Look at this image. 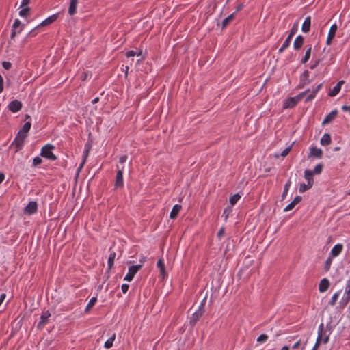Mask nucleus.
<instances>
[{
    "instance_id": "nucleus-26",
    "label": "nucleus",
    "mask_w": 350,
    "mask_h": 350,
    "mask_svg": "<svg viewBox=\"0 0 350 350\" xmlns=\"http://www.w3.org/2000/svg\"><path fill=\"white\" fill-rule=\"evenodd\" d=\"M301 81L302 82V85H300V88H303V86L306 84H308L309 81V72L306 70L301 75Z\"/></svg>"
},
{
    "instance_id": "nucleus-21",
    "label": "nucleus",
    "mask_w": 350,
    "mask_h": 350,
    "mask_svg": "<svg viewBox=\"0 0 350 350\" xmlns=\"http://www.w3.org/2000/svg\"><path fill=\"white\" fill-rule=\"evenodd\" d=\"M329 284V282L327 278L322 279L319 285V291L321 293L325 292L328 289Z\"/></svg>"
},
{
    "instance_id": "nucleus-18",
    "label": "nucleus",
    "mask_w": 350,
    "mask_h": 350,
    "mask_svg": "<svg viewBox=\"0 0 350 350\" xmlns=\"http://www.w3.org/2000/svg\"><path fill=\"white\" fill-rule=\"evenodd\" d=\"M313 176L314 172H312L311 170H306L304 171V178L307 181V183L309 184L308 186H312L314 184Z\"/></svg>"
},
{
    "instance_id": "nucleus-10",
    "label": "nucleus",
    "mask_w": 350,
    "mask_h": 350,
    "mask_svg": "<svg viewBox=\"0 0 350 350\" xmlns=\"http://www.w3.org/2000/svg\"><path fill=\"white\" fill-rule=\"evenodd\" d=\"M38 204L36 202H30L24 208V213L31 215L37 212Z\"/></svg>"
},
{
    "instance_id": "nucleus-35",
    "label": "nucleus",
    "mask_w": 350,
    "mask_h": 350,
    "mask_svg": "<svg viewBox=\"0 0 350 350\" xmlns=\"http://www.w3.org/2000/svg\"><path fill=\"white\" fill-rule=\"evenodd\" d=\"M142 269V265H132L129 267V270L133 274L135 275Z\"/></svg>"
},
{
    "instance_id": "nucleus-58",
    "label": "nucleus",
    "mask_w": 350,
    "mask_h": 350,
    "mask_svg": "<svg viewBox=\"0 0 350 350\" xmlns=\"http://www.w3.org/2000/svg\"><path fill=\"white\" fill-rule=\"evenodd\" d=\"M342 110L343 111H349V113H350V106L342 105Z\"/></svg>"
},
{
    "instance_id": "nucleus-13",
    "label": "nucleus",
    "mask_w": 350,
    "mask_h": 350,
    "mask_svg": "<svg viewBox=\"0 0 350 350\" xmlns=\"http://www.w3.org/2000/svg\"><path fill=\"white\" fill-rule=\"evenodd\" d=\"M337 29H338V27H337L336 24H333L331 26L329 31L328 32V35H327V40H326V43L327 45H329L332 43V40L334 38V37L336 36Z\"/></svg>"
},
{
    "instance_id": "nucleus-47",
    "label": "nucleus",
    "mask_w": 350,
    "mask_h": 350,
    "mask_svg": "<svg viewBox=\"0 0 350 350\" xmlns=\"http://www.w3.org/2000/svg\"><path fill=\"white\" fill-rule=\"evenodd\" d=\"M42 162V159L40 157H36L33 159V165L34 167H36L38 166V165L41 164Z\"/></svg>"
},
{
    "instance_id": "nucleus-39",
    "label": "nucleus",
    "mask_w": 350,
    "mask_h": 350,
    "mask_svg": "<svg viewBox=\"0 0 350 350\" xmlns=\"http://www.w3.org/2000/svg\"><path fill=\"white\" fill-rule=\"evenodd\" d=\"M291 180H288L286 182V183L285 184L284 188V191H283V193H282V200H284L286 198V195L288 193V191L289 190V188H290V186H291Z\"/></svg>"
},
{
    "instance_id": "nucleus-22",
    "label": "nucleus",
    "mask_w": 350,
    "mask_h": 350,
    "mask_svg": "<svg viewBox=\"0 0 350 350\" xmlns=\"http://www.w3.org/2000/svg\"><path fill=\"white\" fill-rule=\"evenodd\" d=\"M310 25H311V17L310 16H307L303 24H302V27H301V31L304 32V33H308L310 31Z\"/></svg>"
},
{
    "instance_id": "nucleus-9",
    "label": "nucleus",
    "mask_w": 350,
    "mask_h": 350,
    "mask_svg": "<svg viewBox=\"0 0 350 350\" xmlns=\"http://www.w3.org/2000/svg\"><path fill=\"white\" fill-rule=\"evenodd\" d=\"M22 107H23V105L21 101H19L18 100H14L11 101L9 103L8 108L12 112L16 113L22 109Z\"/></svg>"
},
{
    "instance_id": "nucleus-46",
    "label": "nucleus",
    "mask_w": 350,
    "mask_h": 350,
    "mask_svg": "<svg viewBox=\"0 0 350 350\" xmlns=\"http://www.w3.org/2000/svg\"><path fill=\"white\" fill-rule=\"evenodd\" d=\"M134 276L135 275L130 272L129 270L128 269V273L125 275L124 280L128 282H131V280H133Z\"/></svg>"
},
{
    "instance_id": "nucleus-23",
    "label": "nucleus",
    "mask_w": 350,
    "mask_h": 350,
    "mask_svg": "<svg viewBox=\"0 0 350 350\" xmlns=\"http://www.w3.org/2000/svg\"><path fill=\"white\" fill-rule=\"evenodd\" d=\"M304 37L301 35L297 36L295 38L294 43H293V47L295 50H299L304 44Z\"/></svg>"
},
{
    "instance_id": "nucleus-36",
    "label": "nucleus",
    "mask_w": 350,
    "mask_h": 350,
    "mask_svg": "<svg viewBox=\"0 0 350 350\" xmlns=\"http://www.w3.org/2000/svg\"><path fill=\"white\" fill-rule=\"evenodd\" d=\"M340 295V291H338V292H336L332 297L331 298V300L329 302V304L332 306H334L336 303V301L338 300V297Z\"/></svg>"
},
{
    "instance_id": "nucleus-7",
    "label": "nucleus",
    "mask_w": 350,
    "mask_h": 350,
    "mask_svg": "<svg viewBox=\"0 0 350 350\" xmlns=\"http://www.w3.org/2000/svg\"><path fill=\"white\" fill-rule=\"evenodd\" d=\"M350 301V279L347 281L345 292L343 296L340 301V304L343 306H346L347 304Z\"/></svg>"
},
{
    "instance_id": "nucleus-12",
    "label": "nucleus",
    "mask_w": 350,
    "mask_h": 350,
    "mask_svg": "<svg viewBox=\"0 0 350 350\" xmlns=\"http://www.w3.org/2000/svg\"><path fill=\"white\" fill-rule=\"evenodd\" d=\"M325 334V330L324 329V325L323 323H321L318 328V336L316 340V342L314 345V347H316V349H317L321 342H323V336Z\"/></svg>"
},
{
    "instance_id": "nucleus-42",
    "label": "nucleus",
    "mask_w": 350,
    "mask_h": 350,
    "mask_svg": "<svg viewBox=\"0 0 350 350\" xmlns=\"http://www.w3.org/2000/svg\"><path fill=\"white\" fill-rule=\"evenodd\" d=\"M31 124L30 122H26L23 128L20 130L21 131H23V133H26L28 134L30 129H31Z\"/></svg>"
},
{
    "instance_id": "nucleus-25",
    "label": "nucleus",
    "mask_w": 350,
    "mask_h": 350,
    "mask_svg": "<svg viewBox=\"0 0 350 350\" xmlns=\"http://www.w3.org/2000/svg\"><path fill=\"white\" fill-rule=\"evenodd\" d=\"M77 3V0H70V5L68 8V13L70 15L72 16L76 13Z\"/></svg>"
},
{
    "instance_id": "nucleus-38",
    "label": "nucleus",
    "mask_w": 350,
    "mask_h": 350,
    "mask_svg": "<svg viewBox=\"0 0 350 350\" xmlns=\"http://www.w3.org/2000/svg\"><path fill=\"white\" fill-rule=\"evenodd\" d=\"M298 28H299V22L297 21L293 24L288 36H290V37H293L298 31Z\"/></svg>"
},
{
    "instance_id": "nucleus-50",
    "label": "nucleus",
    "mask_w": 350,
    "mask_h": 350,
    "mask_svg": "<svg viewBox=\"0 0 350 350\" xmlns=\"http://www.w3.org/2000/svg\"><path fill=\"white\" fill-rule=\"evenodd\" d=\"M2 66L5 70H9L12 66V64L9 62H3Z\"/></svg>"
},
{
    "instance_id": "nucleus-53",
    "label": "nucleus",
    "mask_w": 350,
    "mask_h": 350,
    "mask_svg": "<svg viewBox=\"0 0 350 350\" xmlns=\"http://www.w3.org/2000/svg\"><path fill=\"white\" fill-rule=\"evenodd\" d=\"M322 340L323 343H327L329 341V335L326 334V333L323 334Z\"/></svg>"
},
{
    "instance_id": "nucleus-34",
    "label": "nucleus",
    "mask_w": 350,
    "mask_h": 350,
    "mask_svg": "<svg viewBox=\"0 0 350 350\" xmlns=\"http://www.w3.org/2000/svg\"><path fill=\"white\" fill-rule=\"evenodd\" d=\"M115 258H116V252H111L110 255L108 258V267L109 269H111L113 267Z\"/></svg>"
},
{
    "instance_id": "nucleus-27",
    "label": "nucleus",
    "mask_w": 350,
    "mask_h": 350,
    "mask_svg": "<svg viewBox=\"0 0 350 350\" xmlns=\"http://www.w3.org/2000/svg\"><path fill=\"white\" fill-rule=\"evenodd\" d=\"M331 143V136L328 133H325L321 139V144L327 146Z\"/></svg>"
},
{
    "instance_id": "nucleus-20",
    "label": "nucleus",
    "mask_w": 350,
    "mask_h": 350,
    "mask_svg": "<svg viewBox=\"0 0 350 350\" xmlns=\"http://www.w3.org/2000/svg\"><path fill=\"white\" fill-rule=\"evenodd\" d=\"M23 24H21V21L18 19H15V21L12 25V29L11 36H10V38L12 40L14 39L16 35L17 34V29L18 27H21V26Z\"/></svg>"
},
{
    "instance_id": "nucleus-28",
    "label": "nucleus",
    "mask_w": 350,
    "mask_h": 350,
    "mask_svg": "<svg viewBox=\"0 0 350 350\" xmlns=\"http://www.w3.org/2000/svg\"><path fill=\"white\" fill-rule=\"evenodd\" d=\"M292 37H290V36H288L284 43L282 44V46L279 49L278 52L280 53H282L286 48H288L290 45Z\"/></svg>"
},
{
    "instance_id": "nucleus-31",
    "label": "nucleus",
    "mask_w": 350,
    "mask_h": 350,
    "mask_svg": "<svg viewBox=\"0 0 350 350\" xmlns=\"http://www.w3.org/2000/svg\"><path fill=\"white\" fill-rule=\"evenodd\" d=\"M234 15L235 13H232L223 20L222 28H225L228 25V23L234 18Z\"/></svg>"
},
{
    "instance_id": "nucleus-41",
    "label": "nucleus",
    "mask_w": 350,
    "mask_h": 350,
    "mask_svg": "<svg viewBox=\"0 0 350 350\" xmlns=\"http://www.w3.org/2000/svg\"><path fill=\"white\" fill-rule=\"evenodd\" d=\"M30 8L29 7H23L19 12V15L21 17H25L29 14Z\"/></svg>"
},
{
    "instance_id": "nucleus-54",
    "label": "nucleus",
    "mask_w": 350,
    "mask_h": 350,
    "mask_svg": "<svg viewBox=\"0 0 350 350\" xmlns=\"http://www.w3.org/2000/svg\"><path fill=\"white\" fill-rule=\"evenodd\" d=\"M3 90V79L2 76L0 75V93Z\"/></svg>"
},
{
    "instance_id": "nucleus-11",
    "label": "nucleus",
    "mask_w": 350,
    "mask_h": 350,
    "mask_svg": "<svg viewBox=\"0 0 350 350\" xmlns=\"http://www.w3.org/2000/svg\"><path fill=\"white\" fill-rule=\"evenodd\" d=\"M50 317L51 313L49 312V310L44 312L40 317V321L38 322L37 325L38 329H42L44 326L47 323L48 319Z\"/></svg>"
},
{
    "instance_id": "nucleus-1",
    "label": "nucleus",
    "mask_w": 350,
    "mask_h": 350,
    "mask_svg": "<svg viewBox=\"0 0 350 350\" xmlns=\"http://www.w3.org/2000/svg\"><path fill=\"white\" fill-rule=\"evenodd\" d=\"M58 16H59V14H55L50 16L45 20H44L41 23H40L38 25H37L33 29H32L29 33V36H36L37 34L36 31L40 27L47 26V25L51 24L52 23L55 22L57 19Z\"/></svg>"
},
{
    "instance_id": "nucleus-57",
    "label": "nucleus",
    "mask_w": 350,
    "mask_h": 350,
    "mask_svg": "<svg viewBox=\"0 0 350 350\" xmlns=\"http://www.w3.org/2000/svg\"><path fill=\"white\" fill-rule=\"evenodd\" d=\"M224 234V228H221L217 232V237L221 238Z\"/></svg>"
},
{
    "instance_id": "nucleus-59",
    "label": "nucleus",
    "mask_w": 350,
    "mask_h": 350,
    "mask_svg": "<svg viewBox=\"0 0 350 350\" xmlns=\"http://www.w3.org/2000/svg\"><path fill=\"white\" fill-rule=\"evenodd\" d=\"M244 7V5L243 3H240L237 5V7L236 8V10H235V12L234 13H237L238 12L239 10H241Z\"/></svg>"
},
{
    "instance_id": "nucleus-43",
    "label": "nucleus",
    "mask_w": 350,
    "mask_h": 350,
    "mask_svg": "<svg viewBox=\"0 0 350 350\" xmlns=\"http://www.w3.org/2000/svg\"><path fill=\"white\" fill-rule=\"evenodd\" d=\"M322 170H323V165L321 163H319V164H317L313 171H312V172H314V174H319L321 173L322 172Z\"/></svg>"
},
{
    "instance_id": "nucleus-45",
    "label": "nucleus",
    "mask_w": 350,
    "mask_h": 350,
    "mask_svg": "<svg viewBox=\"0 0 350 350\" xmlns=\"http://www.w3.org/2000/svg\"><path fill=\"white\" fill-rule=\"evenodd\" d=\"M267 339H268V336L267 334H260L257 338V342H258L260 343H262V342H266Z\"/></svg>"
},
{
    "instance_id": "nucleus-32",
    "label": "nucleus",
    "mask_w": 350,
    "mask_h": 350,
    "mask_svg": "<svg viewBox=\"0 0 350 350\" xmlns=\"http://www.w3.org/2000/svg\"><path fill=\"white\" fill-rule=\"evenodd\" d=\"M311 51H312V47L310 46L306 51L305 53V55L304 56V57L302 58L301 59V63L302 64H305L308 62V60L310 59V55H311Z\"/></svg>"
},
{
    "instance_id": "nucleus-52",
    "label": "nucleus",
    "mask_w": 350,
    "mask_h": 350,
    "mask_svg": "<svg viewBox=\"0 0 350 350\" xmlns=\"http://www.w3.org/2000/svg\"><path fill=\"white\" fill-rule=\"evenodd\" d=\"M127 156L126 155H122L120 157L119 159V162L120 163H124L126 162V161L127 160Z\"/></svg>"
},
{
    "instance_id": "nucleus-15",
    "label": "nucleus",
    "mask_w": 350,
    "mask_h": 350,
    "mask_svg": "<svg viewBox=\"0 0 350 350\" xmlns=\"http://www.w3.org/2000/svg\"><path fill=\"white\" fill-rule=\"evenodd\" d=\"M337 113H338L337 110L332 111L329 114H327L325 116V118H324V120L322 122V124L323 125H325V124H327L332 122L336 118Z\"/></svg>"
},
{
    "instance_id": "nucleus-14",
    "label": "nucleus",
    "mask_w": 350,
    "mask_h": 350,
    "mask_svg": "<svg viewBox=\"0 0 350 350\" xmlns=\"http://www.w3.org/2000/svg\"><path fill=\"white\" fill-rule=\"evenodd\" d=\"M308 157L321 159L323 157V151L321 150V149L318 148L317 147H311L310 148V153Z\"/></svg>"
},
{
    "instance_id": "nucleus-44",
    "label": "nucleus",
    "mask_w": 350,
    "mask_h": 350,
    "mask_svg": "<svg viewBox=\"0 0 350 350\" xmlns=\"http://www.w3.org/2000/svg\"><path fill=\"white\" fill-rule=\"evenodd\" d=\"M332 262V257H329L325 262L324 269L325 271H327L329 270Z\"/></svg>"
},
{
    "instance_id": "nucleus-48",
    "label": "nucleus",
    "mask_w": 350,
    "mask_h": 350,
    "mask_svg": "<svg viewBox=\"0 0 350 350\" xmlns=\"http://www.w3.org/2000/svg\"><path fill=\"white\" fill-rule=\"evenodd\" d=\"M142 54V51H139L138 53H137V55H140ZM135 55H137L136 52L131 50V51H129L128 52H126V56L127 57H133V56H135Z\"/></svg>"
},
{
    "instance_id": "nucleus-56",
    "label": "nucleus",
    "mask_w": 350,
    "mask_h": 350,
    "mask_svg": "<svg viewBox=\"0 0 350 350\" xmlns=\"http://www.w3.org/2000/svg\"><path fill=\"white\" fill-rule=\"evenodd\" d=\"M146 261V257L144 256H142V257L139 259V265H142V267L143 265L144 264V262Z\"/></svg>"
},
{
    "instance_id": "nucleus-16",
    "label": "nucleus",
    "mask_w": 350,
    "mask_h": 350,
    "mask_svg": "<svg viewBox=\"0 0 350 350\" xmlns=\"http://www.w3.org/2000/svg\"><path fill=\"white\" fill-rule=\"evenodd\" d=\"M301 197L299 196H297L296 197H295L293 200L284 208V211L288 212L292 210L295 206L296 204H299L301 201Z\"/></svg>"
},
{
    "instance_id": "nucleus-24",
    "label": "nucleus",
    "mask_w": 350,
    "mask_h": 350,
    "mask_svg": "<svg viewBox=\"0 0 350 350\" xmlns=\"http://www.w3.org/2000/svg\"><path fill=\"white\" fill-rule=\"evenodd\" d=\"M181 208L182 207L180 205L175 204L170 212V217L171 219H175L177 217L178 214L179 213L180 211L181 210Z\"/></svg>"
},
{
    "instance_id": "nucleus-3",
    "label": "nucleus",
    "mask_w": 350,
    "mask_h": 350,
    "mask_svg": "<svg viewBox=\"0 0 350 350\" xmlns=\"http://www.w3.org/2000/svg\"><path fill=\"white\" fill-rule=\"evenodd\" d=\"M54 146L48 144L43 146L41 149V156L48 159L55 161L57 159V157L53 153Z\"/></svg>"
},
{
    "instance_id": "nucleus-4",
    "label": "nucleus",
    "mask_w": 350,
    "mask_h": 350,
    "mask_svg": "<svg viewBox=\"0 0 350 350\" xmlns=\"http://www.w3.org/2000/svg\"><path fill=\"white\" fill-rule=\"evenodd\" d=\"M206 301V298L203 299L201 304L198 307V309L193 313L191 317L190 318V324L194 325L196 322L200 319V318L202 316L204 312V304Z\"/></svg>"
},
{
    "instance_id": "nucleus-64",
    "label": "nucleus",
    "mask_w": 350,
    "mask_h": 350,
    "mask_svg": "<svg viewBox=\"0 0 350 350\" xmlns=\"http://www.w3.org/2000/svg\"><path fill=\"white\" fill-rule=\"evenodd\" d=\"M5 179V175L3 173H0V184Z\"/></svg>"
},
{
    "instance_id": "nucleus-49",
    "label": "nucleus",
    "mask_w": 350,
    "mask_h": 350,
    "mask_svg": "<svg viewBox=\"0 0 350 350\" xmlns=\"http://www.w3.org/2000/svg\"><path fill=\"white\" fill-rule=\"evenodd\" d=\"M291 150V146L286 148L281 153V156L282 157H285L286 156H287L288 154V153L290 152V151Z\"/></svg>"
},
{
    "instance_id": "nucleus-55",
    "label": "nucleus",
    "mask_w": 350,
    "mask_h": 350,
    "mask_svg": "<svg viewBox=\"0 0 350 350\" xmlns=\"http://www.w3.org/2000/svg\"><path fill=\"white\" fill-rule=\"evenodd\" d=\"M29 0H22L21 4V8L28 7L27 5L29 4Z\"/></svg>"
},
{
    "instance_id": "nucleus-51",
    "label": "nucleus",
    "mask_w": 350,
    "mask_h": 350,
    "mask_svg": "<svg viewBox=\"0 0 350 350\" xmlns=\"http://www.w3.org/2000/svg\"><path fill=\"white\" fill-rule=\"evenodd\" d=\"M129 286L127 284H123L121 286V289L123 293H126L129 290Z\"/></svg>"
},
{
    "instance_id": "nucleus-62",
    "label": "nucleus",
    "mask_w": 350,
    "mask_h": 350,
    "mask_svg": "<svg viewBox=\"0 0 350 350\" xmlns=\"http://www.w3.org/2000/svg\"><path fill=\"white\" fill-rule=\"evenodd\" d=\"M319 59L315 61V62L310 66V68L311 69L315 68L317 66V65L319 64Z\"/></svg>"
},
{
    "instance_id": "nucleus-17",
    "label": "nucleus",
    "mask_w": 350,
    "mask_h": 350,
    "mask_svg": "<svg viewBox=\"0 0 350 350\" xmlns=\"http://www.w3.org/2000/svg\"><path fill=\"white\" fill-rule=\"evenodd\" d=\"M345 81L343 80L339 81L337 84L333 88V89L329 92V96H336L339 92L340 91L341 86L344 84Z\"/></svg>"
},
{
    "instance_id": "nucleus-5",
    "label": "nucleus",
    "mask_w": 350,
    "mask_h": 350,
    "mask_svg": "<svg viewBox=\"0 0 350 350\" xmlns=\"http://www.w3.org/2000/svg\"><path fill=\"white\" fill-rule=\"evenodd\" d=\"M118 171L116 176V181H115V188H122L124 185V180H123V171H124V166L120 167L119 165H117Z\"/></svg>"
},
{
    "instance_id": "nucleus-63",
    "label": "nucleus",
    "mask_w": 350,
    "mask_h": 350,
    "mask_svg": "<svg viewBox=\"0 0 350 350\" xmlns=\"http://www.w3.org/2000/svg\"><path fill=\"white\" fill-rule=\"evenodd\" d=\"M300 340H298L297 342H296L294 345L292 347V349H297L299 345H300Z\"/></svg>"
},
{
    "instance_id": "nucleus-30",
    "label": "nucleus",
    "mask_w": 350,
    "mask_h": 350,
    "mask_svg": "<svg viewBox=\"0 0 350 350\" xmlns=\"http://www.w3.org/2000/svg\"><path fill=\"white\" fill-rule=\"evenodd\" d=\"M116 338V334H113V335L105 342L104 347L106 349H109L112 347L113 342Z\"/></svg>"
},
{
    "instance_id": "nucleus-6",
    "label": "nucleus",
    "mask_w": 350,
    "mask_h": 350,
    "mask_svg": "<svg viewBox=\"0 0 350 350\" xmlns=\"http://www.w3.org/2000/svg\"><path fill=\"white\" fill-rule=\"evenodd\" d=\"M322 88V83H320L317 86H316L315 88H314L311 91L310 89H307L305 91L302 92L301 93H304V96L308 93V92H310V94L306 97V100H305V102L306 103H308L310 101H311L312 100H313L317 92Z\"/></svg>"
},
{
    "instance_id": "nucleus-33",
    "label": "nucleus",
    "mask_w": 350,
    "mask_h": 350,
    "mask_svg": "<svg viewBox=\"0 0 350 350\" xmlns=\"http://www.w3.org/2000/svg\"><path fill=\"white\" fill-rule=\"evenodd\" d=\"M241 198V196L239 193H236L231 196L229 200V202L231 206H234Z\"/></svg>"
},
{
    "instance_id": "nucleus-8",
    "label": "nucleus",
    "mask_w": 350,
    "mask_h": 350,
    "mask_svg": "<svg viewBox=\"0 0 350 350\" xmlns=\"http://www.w3.org/2000/svg\"><path fill=\"white\" fill-rule=\"evenodd\" d=\"M27 136V133L19 131L15 137L14 144L18 149H21L23 145L24 141Z\"/></svg>"
},
{
    "instance_id": "nucleus-37",
    "label": "nucleus",
    "mask_w": 350,
    "mask_h": 350,
    "mask_svg": "<svg viewBox=\"0 0 350 350\" xmlns=\"http://www.w3.org/2000/svg\"><path fill=\"white\" fill-rule=\"evenodd\" d=\"M96 300H97L96 297H92L90 299V300L89 301V302L85 308V312H88L94 306V304L96 302Z\"/></svg>"
},
{
    "instance_id": "nucleus-29",
    "label": "nucleus",
    "mask_w": 350,
    "mask_h": 350,
    "mask_svg": "<svg viewBox=\"0 0 350 350\" xmlns=\"http://www.w3.org/2000/svg\"><path fill=\"white\" fill-rule=\"evenodd\" d=\"M157 267L160 269V273L162 275L163 277L165 275V265L163 263V261L162 259H159L157 263Z\"/></svg>"
},
{
    "instance_id": "nucleus-61",
    "label": "nucleus",
    "mask_w": 350,
    "mask_h": 350,
    "mask_svg": "<svg viewBox=\"0 0 350 350\" xmlns=\"http://www.w3.org/2000/svg\"><path fill=\"white\" fill-rule=\"evenodd\" d=\"M89 150H90V148H86L84 152H83V159H85L87 158L88 155V153H89Z\"/></svg>"
},
{
    "instance_id": "nucleus-40",
    "label": "nucleus",
    "mask_w": 350,
    "mask_h": 350,
    "mask_svg": "<svg viewBox=\"0 0 350 350\" xmlns=\"http://www.w3.org/2000/svg\"><path fill=\"white\" fill-rule=\"evenodd\" d=\"M309 184L307 183V184H305L304 183H301L299 185V191L300 193H304L305 191H306L307 190L310 189V188H312V186H308Z\"/></svg>"
},
{
    "instance_id": "nucleus-19",
    "label": "nucleus",
    "mask_w": 350,
    "mask_h": 350,
    "mask_svg": "<svg viewBox=\"0 0 350 350\" xmlns=\"http://www.w3.org/2000/svg\"><path fill=\"white\" fill-rule=\"evenodd\" d=\"M343 245L340 243L335 245L331 250L330 256L332 257L338 256L342 252Z\"/></svg>"
},
{
    "instance_id": "nucleus-60",
    "label": "nucleus",
    "mask_w": 350,
    "mask_h": 350,
    "mask_svg": "<svg viewBox=\"0 0 350 350\" xmlns=\"http://www.w3.org/2000/svg\"><path fill=\"white\" fill-rule=\"evenodd\" d=\"M85 162V159H83L82 163L80 164V165L79 166L78 169H77V172L79 173V172L81 170V169L83 168V165H84V163Z\"/></svg>"
},
{
    "instance_id": "nucleus-2",
    "label": "nucleus",
    "mask_w": 350,
    "mask_h": 350,
    "mask_svg": "<svg viewBox=\"0 0 350 350\" xmlns=\"http://www.w3.org/2000/svg\"><path fill=\"white\" fill-rule=\"evenodd\" d=\"M304 96V93H300L295 97H290L285 100L283 104L284 109L293 108Z\"/></svg>"
}]
</instances>
